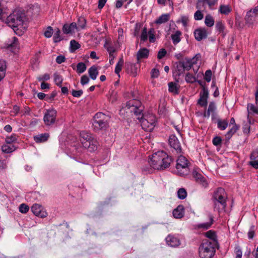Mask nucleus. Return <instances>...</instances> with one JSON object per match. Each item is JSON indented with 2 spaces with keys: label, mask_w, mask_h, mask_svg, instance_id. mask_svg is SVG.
I'll return each mask as SVG.
<instances>
[{
  "label": "nucleus",
  "mask_w": 258,
  "mask_h": 258,
  "mask_svg": "<svg viewBox=\"0 0 258 258\" xmlns=\"http://www.w3.org/2000/svg\"><path fill=\"white\" fill-rule=\"evenodd\" d=\"M173 159L164 151H159L152 154L148 162L153 169L163 170L169 168Z\"/></svg>",
  "instance_id": "obj_1"
},
{
  "label": "nucleus",
  "mask_w": 258,
  "mask_h": 258,
  "mask_svg": "<svg viewBox=\"0 0 258 258\" xmlns=\"http://www.w3.org/2000/svg\"><path fill=\"white\" fill-rule=\"evenodd\" d=\"M227 196L224 188L219 187L215 191L212 196L214 210L219 213L224 211L227 206Z\"/></svg>",
  "instance_id": "obj_2"
},
{
  "label": "nucleus",
  "mask_w": 258,
  "mask_h": 258,
  "mask_svg": "<svg viewBox=\"0 0 258 258\" xmlns=\"http://www.w3.org/2000/svg\"><path fill=\"white\" fill-rule=\"evenodd\" d=\"M80 140L83 147L90 152H93L97 149L98 142L92 135L86 131L80 133Z\"/></svg>",
  "instance_id": "obj_3"
},
{
  "label": "nucleus",
  "mask_w": 258,
  "mask_h": 258,
  "mask_svg": "<svg viewBox=\"0 0 258 258\" xmlns=\"http://www.w3.org/2000/svg\"><path fill=\"white\" fill-rule=\"evenodd\" d=\"M26 19V16L24 13L20 10H15L9 16H8L6 19L8 25L15 31L16 29H18L23 26Z\"/></svg>",
  "instance_id": "obj_4"
},
{
  "label": "nucleus",
  "mask_w": 258,
  "mask_h": 258,
  "mask_svg": "<svg viewBox=\"0 0 258 258\" xmlns=\"http://www.w3.org/2000/svg\"><path fill=\"white\" fill-rule=\"evenodd\" d=\"M214 241L203 240L199 247V255L201 258H212L215 253Z\"/></svg>",
  "instance_id": "obj_5"
},
{
  "label": "nucleus",
  "mask_w": 258,
  "mask_h": 258,
  "mask_svg": "<svg viewBox=\"0 0 258 258\" xmlns=\"http://www.w3.org/2000/svg\"><path fill=\"white\" fill-rule=\"evenodd\" d=\"M189 162L183 156L180 155L176 160V169L177 173L181 176L187 175L189 172Z\"/></svg>",
  "instance_id": "obj_6"
},
{
  "label": "nucleus",
  "mask_w": 258,
  "mask_h": 258,
  "mask_svg": "<svg viewBox=\"0 0 258 258\" xmlns=\"http://www.w3.org/2000/svg\"><path fill=\"white\" fill-rule=\"evenodd\" d=\"M109 117L102 112L97 113L94 116L93 125L96 130L106 128L108 126Z\"/></svg>",
  "instance_id": "obj_7"
},
{
  "label": "nucleus",
  "mask_w": 258,
  "mask_h": 258,
  "mask_svg": "<svg viewBox=\"0 0 258 258\" xmlns=\"http://www.w3.org/2000/svg\"><path fill=\"white\" fill-rule=\"evenodd\" d=\"M141 103L139 100H131L126 103L125 107L127 109H131V112H133L137 116V118L139 120H141L144 117L142 113V109Z\"/></svg>",
  "instance_id": "obj_8"
},
{
  "label": "nucleus",
  "mask_w": 258,
  "mask_h": 258,
  "mask_svg": "<svg viewBox=\"0 0 258 258\" xmlns=\"http://www.w3.org/2000/svg\"><path fill=\"white\" fill-rule=\"evenodd\" d=\"M140 121L143 129L147 131H151L155 125L156 118L154 115H147L144 116Z\"/></svg>",
  "instance_id": "obj_9"
},
{
  "label": "nucleus",
  "mask_w": 258,
  "mask_h": 258,
  "mask_svg": "<svg viewBox=\"0 0 258 258\" xmlns=\"http://www.w3.org/2000/svg\"><path fill=\"white\" fill-rule=\"evenodd\" d=\"M246 23L249 25L258 22V6L248 11L245 18Z\"/></svg>",
  "instance_id": "obj_10"
},
{
  "label": "nucleus",
  "mask_w": 258,
  "mask_h": 258,
  "mask_svg": "<svg viewBox=\"0 0 258 258\" xmlns=\"http://www.w3.org/2000/svg\"><path fill=\"white\" fill-rule=\"evenodd\" d=\"M57 111L54 108L47 110L43 117V120L46 125L53 124L56 120Z\"/></svg>",
  "instance_id": "obj_11"
},
{
  "label": "nucleus",
  "mask_w": 258,
  "mask_h": 258,
  "mask_svg": "<svg viewBox=\"0 0 258 258\" xmlns=\"http://www.w3.org/2000/svg\"><path fill=\"white\" fill-rule=\"evenodd\" d=\"M217 0H198L196 8L199 10H206L207 6L210 10L215 9L214 6L217 4Z\"/></svg>",
  "instance_id": "obj_12"
},
{
  "label": "nucleus",
  "mask_w": 258,
  "mask_h": 258,
  "mask_svg": "<svg viewBox=\"0 0 258 258\" xmlns=\"http://www.w3.org/2000/svg\"><path fill=\"white\" fill-rule=\"evenodd\" d=\"M168 141L171 148H173L177 154H180L182 152L180 143L175 135H170Z\"/></svg>",
  "instance_id": "obj_13"
},
{
  "label": "nucleus",
  "mask_w": 258,
  "mask_h": 258,
  "mask_svg": "<svg viewBox=\"0 0 258 258\" xmlns=\"http://www.w3.org/2000/svg\"><path fill=\"white\" fill-rule=\"evenodd\" d=\"M165 240L167 244L172 247H178L181 244L179 237L175 235L169 234Z\"/></svg>",
  "instance_id": "obj_14"
},
{
  "label": "nucleus",
  "mask_w": 258,
  "mask_h": 258,
  "mask_svg": "<svg viewBox=\"0 0 258 258\" xmlns=\"http://www.w3.org/2000/svg\"><path fill=\"white\" fill-rule=\"evenodd\" d=\"M31 211L35 215L41 218H45L47 216V213L39 204H34L31 207Z\"/></svg>",
  "instance_id": "obj_15"
},
{
  "label": "nucleus",
  "mask_w": 258,
  "mask_h": 258,
  "mask_svg": "<svg viewBox=\"0 0 258 258\" xmlns=\"http://www.w3.org/2000/svg\"><path fill=\"white\" fill-rule=\"evenodd\" d=\"M209 97V92L207 89L204 87L200 94V98L198 99V104L202 107H206L207 100Z\"/></svg>",
  "instance_id": "obj_16"
},
{
  "label": "nucleus",
  "mask_w": 258,
  "mask_h": 258,
  "mask_svg": "<svg viewBox=\"0 0 258 258\" xmlns=\"http://www.w3.org/2000/svg\"><path fill=\"white\" fill-rule=\"evenodd\" d=\"M192 176L197 182L200 184L203 187L206 188L208 186V183L206 179L196 170H193Z\"/></svg>",
  "instance_id": "obj_17"
},
{
  "label": "nucleus",
  "mask_w": 258,
  "mask_h": 258,
  "mask_svg": "<svg viewBox=\"0 0 258 258\" xmlns=\"http://www.w3.org/2000/svg\"><path fill=\"white\" fill-rule=\"evenodd\" d=\"M195 39L197 41H201L207 38L208 33L205 28H200L195 30L194 32Z\"/></svg>",
  "instance_id": "obj_18"
},
{
  "label": "nucleus",
  "mask_w": 258,
  "mask_h": 258,
  "mask_svg": "<svg viewBox=\"0 0 258 258\" xmlns=\"http://www.w3.org/2000/svg\"><path fill=\"white\" fill-rule=\"evenodd\" d=\"M175 67L173 71V76L176 80L179 79L180 75L183 74L185 70L180 61L175 63Z\"/></svg>",
  "instance_id": "obj_19"
},
{
  "label": "nucleus",
  "mask_w": 258,
  "mask_h": 258,
  "mask_svg": "<svg viewBox=\"0 0 258 258\" xmlns=\"http://www.w3.org/2000/svg\"><path fill=\"white\" fill-rule=\"evenodd\" d=\"M18 39L16 37H13L12 39L8 40L6 43L7 48L11 49L13 51L18 47Z\"/></svg>",
  "instance_id": "obj_20"
},
{
  "label": "nucleus",
  "mask_w": 258,
  "mask_h": 258,
  "mask_svg": "<svg viewBox=\"0 0 258 258\" xmlns=\"http://www.w3.org/2000/svg\"><path fill=\"white\" fill-rule=\"evenodd\" d=\"M247 119L249 118L250 115H258V105L255 106L251 103H248L247 105Z\"/></svg>",
  "instance_id": "obj_21"
},
{
  "label": "nucleus",
  "mask_w": 258,
  "mask_h": 258,
  "mask_svg": "<svg viewBox=\"0 0 258 258\" xmlns=\"http://www.w3.org/2000/svg\"><path fill=\"white\" fill-rule=\"evenodd\" d=\"M184 214V208L182 205H179L173 211V215L175 218H181Z\"/></svg>",
  "instance_id": "obj_22"
},
{
  "label": "nucleus",
  "mask_w": 258,
  "mask_h": 258,
  "mask_svg": "<svg viewBox=\"0 0 258 258\" xmlns=\"http://www.w3.org/2000/svg\"><path fill=\"white\" fill-rule=\"evenodd\" d=\"M149 55V50L146 48L139 49L137 54V58L138 60L141 59L147 58Z\"/></svg>",
  "instance_id": "obj_23"
},
{
  "label": "nucleus",
  "mask_w": 258,
  "mask_h": 258,
  "mask_svg": "<svg viewBox=\"0 0 258 258\" xmlns=\"http://www.w3.org/2000/svg\"><path fill=\"white\" fill-rule=\"evenodd\" d=\"M216 110V106L215 103L214 102H211L209 104L208 110L205 112L204 116L205 117H209L211 114L214 116Z\"/></svg>",
  "instance_id": "obj_24"
},
{
  "label": "nucleus",
  "mask_w": 258,
  "mask_h": 258,
  "mask_svg": "<svg viewBox=\"0 0 258 258\" xmlns=\"http://www.w3.org/2000/svg\"><path fill=\"white\" fill-rule=\"evenodd\" d=\"M49 137V135L48 133H44L34 136V140L36 143H40L46 142Z\"/></svg>",
  "instance_id": "obj_25"
},
{
  "label": "nucleus",
  "mask_w": 258,
  "mask_h": 258,
  "mask_svg": "<svg viewBox=\"0 0 258 258\" xmlns=\"http://www.w3.org/2000/svg\"><path fill=\"white\" fill-rule=\"evenodd\" d=\"M209 217L210 219V221L209 222H205L203 223L199 224L197 225V227L199 229H203L205 230H207L211 226L214 222L213 217L211 215H210L209 216Z\"/></svg>",
  "instance_id": "obj_26"
},
{
  "label": "nucleus",
  "mask_w": 258,
  "mask_h": 258,
  "mask_svg": "<svg viewBox=\"0 0 258 258\" xmlns=\"http://www.w3.org/2000/svg\"><path fill=\"white\" fill-rule=\"evenodd\" d=\"M1 149L4 153H11L16 150V147L13 145L7 143L2 146Z\"/></svg>",
  "instance_id": "obj_27"
},
{
  "label": "nucleus",
  "mask_w": 258,
  "mask_h": 258,
  "mask_svg": "<svg viewBox=\"0 0 258 258\" xmlns=\"http://www.w3.org/2000/svg\"><path fill=\"white\" fill-rule=\"evenodd\" d=\"M170 15L169 14H164L161 15L156 21L155 23L158 25L165 23L169 21Z\"/></svg>",
  "instance_id": "obj_28"
},
{
  "label": "nucleus",
  "mask_w": 258,
  "mask_h": 258,
  "mask_svg": "<svg viewBox=\"0 0 258 258\" xmlns=\"http://www.w3.org/2000/svg\"><path fill=\"white\" fill-rule=\"evenodd\" d=\"M182 34L181 31L177 30L174 34H172L171 36L172 40L173 41V43L174 45H176L178 43L180 40L181 38L180 36Z\"/></svg>",
  "instance_id": "obj_29"
},
{
  "label": "nucleus",
  "mask_w": 258,
  "mask_h": 258,
  "mask_svg": "<svg viewBox=\"0 0 258 258\" xmlns=\"http://www.w3.org/2000/svg\"><path fill=\"white\" fill-rule=\"evenodd\" d=\"M180 62L181 63L185 71L190 70L193 66L191 60H190V58H185L183 60L180 61Z\"/></svg>",
  "instance_id": "obj_30"
},
{
  "label": "nucleus",
  "mask_w": 258,
  "mask_h": 258,
  "mask_svg": "<svg viewBox=\"0 0 258 258\" xmlns=\"http://www.w3.org/2000/svg\"><path fill=\"white\" fill-rule=\"evenodd\" d=\"M126 71L127 73L131 74L133 76H136L137 74V68L136 64L129 63L126 64Z\"/></svg>",
  "instance_id": "obj_31"
},
{
  "label": "nucleus",
  "mask_w": 258,
  "mask_h": 258,
  "mask_svg": "<svg viewBox=\"0 0 258 258\" xmlns=\"http://www.w3.org/2000/svg\"><path fill=\"white\" fill-rule=\"evenodd\" d=\"M216 29L219 33L221 34L222 37H224L226 33L224 32L225 26L224 25L221 21L217 22L215 25Z\"/></svg>",
  "instance_id": "obj_32"
},
{
  "label": "nucleus",
  "mask_w": 258,
  "mask_h": 258,
  "mask_svg": "<svg viewBox=\"0 0 258 258\" xmlns=\"http://www.w3.org/2000/svg\"><path fill=\"white\" fill-rule=\"evenodd\" d=\"M218 128L222 131L225 130L228 126V121L226 119H218L217 120Z\"/></svg>",
  "instance_id": "obj_33"
},
{
  "label": "nucleus",
  "mask_w": 258,
  "mask_h": 258,
  "mask_svg": "<svg viewBox=\"0 0 258 258\" xmlns=\"http://www.w3.org/2000/svg\"><path fill=\"white\" fill-rule=\"evenodd\" d=\"M88 73L91 79L94 80L96 79L98 74V71L95 66H93L90 67L88 70Z\"/></svg>",
  "instance_id": "obj_34"
},
{
  "label": "nucleus",
  "mask_w": 258,
  "mask_h": 258,
  "mask_svg": "<svg viewBox=\"0 0 258 258\" xmlns=\"http://www.w3.org/2000/svg\"><path fill=\"white\" fill-rule=\"evenodd\" d=\"M205 236L209 238V239H204V240H211L215 241V244H217V241L216 239V233L214 231L210 230L205 233Z\"/></svg>",
  "instance_id": "obj_35"
},
{
  "label": "nucleus",
  "mask_w": 258,
  "mask_h": 258,
  "mask_svg": "<svg viewBox=\"0 0 258 258\" xmlns=\"http://www.w3.org/2000/svg\"><path fill=\"white\" fill-rule=\"evenodd\" d=\"M6 69V61L3 60H0V81L5 76Z\"/></svg>",
  "instance_id": "obj_36"
},
{
  "label": "nucleus",
  "mask_w": 258,
  "mask_h": 258,
  "mask_svg": "<svg viewBox=\"0 0 258 258\" xmlns=\"http://www.w3.org/2000/svg\"><path fill=\"white\" fill-rule=\"evenodd\" d=\"M231 11L229 5H221L219 7V12L225 15H228Z\"/></svg>",
  "instance_id": "obj_37"
},
{
  "label": "nucleus",
  "mask_w": 258,
  "mask_h": 258,
  "mask_svg": "<svg viewBox=\"0 0 258 258\" xmlns=\"http://www.w3.org/2000/svg\"><path fill=\"white\" fill-rule=\"evenodd\" d=\"M53 77L55 84L58 87H61V84L63 81L62 76L58 73H55L53 74Z\"/></svg>",
  "instance_id": "obj_38"
},
{
  "label": "nucleus",
  "mask_w": 258,
  "mask_h": 258,
  "mask_svg": "<svg viewBox=\"0 0 258 258\" xmlns=\"http://www.w3.org/2000/svg\"><path fill=\"white\" fill-rule=\"evenodd\" d=\"M124 63V60L123 59V56H122L121 57L119 58L118 61L117 62V64H116L115 68V73L116 74H119V73L120 72L122 69V67Z\"/></svg>",
  "instance_id": "obj_39"
},
{
  "label": "nucleus",
  "mask_w": 258,
  "mask_h": 258,
  "mask_svg": "<svg viewBox=\"0 0 258 258\" xmlns=\"http://www.w3.org/2000/svg\"><path fill=\"white\" fill-rule=\"evenodd\" d=\"M205 23L208 27H211L214 24V20L212 16L207 15L205 17Z\"/></svg>",
  "instance_id": "obj_40"
},
{
  "label": "nucleus",
  "mask_w": 258,
  "mask_h": 258,
  "mask_svg": "<svg viewBox=\"0 0 258 258\" xmlns=\"http://www.w3.org/2000/svg\"><path fill=\"white\" fill-rule=\"evenodd\" d=\"M7 9H5L0 3V19L4 20L7 18L8 13L7 12Z\"/></svg>",
  "instance_id": "obj_41"
},
{
  "label": "nucleus",
  "mask_w": 258,
  "mask_h": 258,
  "mask_svg": "<svg viewBox=\"0 0 258 258\" xmlns=\"http://www.w3.org/2000/svg\"><path fill=\"white\" fill-rule=\"evenodd\" d=\"M18 136L15 134H12L10 136L7 137L6 138V142L7 144H11L17 142Z\"/></svg>",
  "instance_id": "obj_42"
},
{
  "label": "nucleus",
  "mask_w": 258,
  "mask_h": 258,
  "mask_svg": "<svg viewBox=\"0 0 258 258\" xmlns=\"http://www.w3.org/2000/svg\"><path fill=\"white\" fill-rule=\"evenodd\" d=\"M76 71L78 74H82L84 73L86 70V66L84 62H79L77 64Z\"/></svg>",
  "instance_id": "obj_43"
},
{
  "label": "nucleus",
  "mask_w": 258,
  "mask_h": 258,
  "mask_svg": "<svg viewBox=\"0 0 258 258\" xmlns=\"http://www.w3.org/2000/svg\"><path fill=\"white\" fill-rule=\"evenodd\" d=\"M86 21L84 17H80L78 19L77 26L79 29H83L85 28L86 26Z\"/></svg>",
  "instance_id": "obj_44"
},
{
  "label": "nucleus",
  "mask_w": 258,
  "mask_h": 258,
  "mask_svg": "<svg viewBox=\"0 0 258 258\" xmlns=\"http://www.w3.org/2000/svg\"><path fill=\"white\" fill-rule=\"evenodd\" d=\"M185 80L188 83H194L196 82V78L192 74L188 73L185 75Z\"/></svg>",
  "instance_id": "obj_45"
},
{
  "label": "nucleus",
  "mask_w": 258,
  "mask_h": 258,
  "mask_svg": "<svg viewBox=\"0 0 258 258\" xmlns=\"http://www.w3.org/2000/svg\"><path fill=\"white\" fill-rule=\"evenodd\" d=\"M187 196V192L184 188H179L177 191V197L179 199L183 200Z\"/></svg>",
  "instance_id": "obj_46"
},
{
  "label": "nucleus",
  "mask_w": 258,
  "mask_h": 258,
  "mask_svg": "<svg viewBox=\"0 0 258 258\" xmlns=\"http://www.w3.org/2000/svg\"><path fill=\"white\" fill-rule=\"evenodd\" d=\"M239 126L236 124L232 126V127L227 133L226 136L228 138H230L233 134H234L238 130Z\"/></svg>",
  "instance_id": "obj_47"
},
{
  "label": "nucleus",
  "mask_w": 258,
  "mask_h": 258,
  "mask_svg": "<svg viewBox=\"0 0 258 258\" xmlns=\"http://www.w3.org/2000/svg\"><path fill=\"white\" fill-rule=\"evenodd\" d=\"M168 90L170 92L174 93L175 94H178V90L177 87L176 85L173 83L170 82L168 83Z\"/></svg>",
  "instance_id": "obj_48"
},
{
  "label": "nucleus",
  "mask_w": 258,
  "mask_h": 258,
  "mask_svg": "<svg viewBox=\"0 0 258 258\" xmlns=\"http://www.w3.org/2000/svg\"><path fill=\"white\" fill-rule=\"evenodd\" d=\"M149 39L151 43H153L155 41L156 38L155 35V30L154 29L151 28L148 31Z\"/></svg>",
  "instance_id": "obj_49"
},
{
  "label": "nucleus",
  "mask_w": 258,
  "mask_h": 258,
  "mask_svg": "<svg viewBox=\"0 0 258 258\" xmlns=\"http://www.w3.org/2000/svg\"><path fill=\"white\" fill-rule=\"evenodd\" d=\"M53 39L55 43H57L61 41V39L60 38V31L58 28L56 29L53 35Z\"/></svg>",
  "instance_id": "obj_50"
},
{
  "label": "nucleus",
  "mask_w": 258,
  "mask_h": 258,
  "mask_svg": "<svg viewBox=\"0 0 258 258\" xmlns=\"http://www.w3.org/2000/svg\"><path fill=\"white\" fill-rule=\"evenodd\" d=\"M148 32L147 31V29L146 27H144L141 35V40L143 42L146 41L148 39Z\"/></svg>",
  "instance_id": "obj_51"
},
{
  "label": "nucleus",
  "mask_w": 258,
  "mask_h": 258,
  "mask_svg": "<svg viewBox=\"0 0 258 258\" xmlns=\"http://www.w3.org/2000/svg\"><path fill=\"white\" fill-rule=\"evenodd\" d=\"M202 10H199L195 13L194 14V19L197 21H200L203 19L204 17V15L202 13Z\"/></svg>",
  "instance_id": "obj_52"
},
{
  "label": "nucleus",
  "mask_w": 258,
  "mask_h": 258,
  "mask_svg": "<svg viewBox=\"0 0 258 258\" xmlns=\"http://www.w3.org/2000/svg\"><path fill=\"white\" fill-rule=\"evenodd\" d=\"M29 206L25 204H22L19 206V211L22 213L25 214L29 211Z\"/></svg>",
  "instance_id": "obj_53"
},
{
  "label": "nucleus",
  "mask_w": 258,
  "mask_h": 258,
  "mask_svg": "<svg viewBox=\"0 0 258 258\" xmlns=\"http://www.w3.org/2000/svg\"><path fill=\"white\" fill-rule=\"evenodd\" d=\"M104 47L106 48L108 52L109 53V55L113 54L114 52L115 51V49L114 47L107 43H105V44L104 45Z\"/></svg>",
  "instance_id": "obj_54"
},
{
  "label": "nucleus",
  "mask_w": 258,
  "mask_h": 258,
  "mask_svg": "<svg viewBox=\"0 0 258 258\" xmlns=\"http://www.w3.org/2000/svg\"><path fill=\"white\" fill-rule=\"evenodd\" d=\"M255 230V226L254 225H251L249 228V231L248 232V237L249 239H251L253 238L254 236V232Z\"/></svg>",
  "instance_id": "obj_55"
},
{
  "label": "nucleus",
  "mask_w": 258,
  "mask_h": 258,
  "mask_svg": "<svg viewBox=\"0 0 258 258\" xmlns=\"http://www.w3.org/2000/svg\"><path fill=\"white\" fill-rule=\"evenodd\" d=\"M71 48L76 50L80 47V44L75 40H72L70 42Z\"/></svg>",
  "instance_id": "obj_56"
},
{
  "label": "nucleus",
  "mask_w": 258,
  "mask_h": 258,
  "mask_svg": "<svg viewBox=\"0 0 258 258\" xmlns=\"http://www.w3.org/2000/svg\"><path fill=\"white\" fill-rule=\"evenodd\" d=\"M62 31L64 34H72L73 33L69 25L66 24L63 26Z\"/></svg>",
  "instance_id": "obj_57"
},
{
  "label": "nucleus",
  "mask_w": 258,
  "mask_h": 258,
  "mask_svg": "<svg viewBox=\"0 0 258 258\" xmlns=\"http://www.w3.org/2000/svg\"><path fill=\"white\" fill-rule=\"evenodd\" d=\"M248 119V123H245L243 127H242V129H243V132L244 134H248L250 132V123L251 122L250 121V119Z\"/></svg>",
  "instance_id": "obj_58"
},
{
  "label": "nucleus",
  "mask_w": 258,
  "mask_h": 258,
  "mask_svg": "<svg viewBox=\"0 0 258 258\" xmlns=\"http://www.w3.org/2000/svg\"><path fill=\"white\" fill-rule=\"evenodd\" d=\"M52 34L53 29L51 27L49 26L44 32V35L46 38H50L52 36Z\"/></svg>",
  "instance_id": "obj_59"
},
{
  "label": "nucleus",
  "mask_w": 258,
  "mask_h": 258,
  "mask_svg": "<svg viewBox=\"0 0 258 258\" xmlns=\"http://www.w3.org/2000/svg\"><path fill=\"white\" fill-rule=\"evenodd\" d=\"M212 71L210 70H207L205 72L204 79L207 82H210L211 80Z\"/></svg>",
  "instance_id": "obj_60"
},
{
  "label": "nucleus",
  "mask_w": 258,
  "mask_h": 258,
  "mask_svg": "<svg viewBox=\"0 0 258 258\" xmlns=\"http://www.w3.org/2000/svg\"><path fill=\"white\" fill-rule=\"evenodd\" d=\"M201 58V55L200 53H197L192 58H190V60L192 64V65L197 64L198 61L200 60Z\"/></svg>",
  "instance_id": "obj_61"
},
{
  "label": "nucleus",
  "mask_w": 258,
  "mask_h": 258,
  "mask_svg": "<svg viewBox=\"0 0 258 258\" xmlns=\"http://www.w3.org/2000/svg\"><path fill=\"white\" fill-rule=\"evenodd\" d=\"M212 143L214 145L216 146H219L222 143V139L221 137L216 136L212 140Z\"/></svg>",
  "instance_id": "obj_62"
},
{
  "label": "nucleus",
  "mask_w": 258,
  "mask_h": 258,
  "mask_svg": "<svg viewBox=\"0 0 258 258\" xmlns=\"http://www.w3.org/2000/svg\"><path fill=\"white\" fill-rule=\"evenodd\" d=\"M83 93V91L82 90H73L72 91V95L75 97L79 98L82 96Z\"/></svg>",
  "instance_id": "obj_63"
},
{
  "label": "nucleus",
  "mask_w": 258,
  "mask_h": 258,
  "mask_svg": "<svg viewBox=\"0 0 258 258\" xmlns=\"http://www.w3.org/2000/svg\"><path fill=\"white\" fill-rule=\"evenodd\" d=\"M89 81V78L86 75H83L81 78V84L82 85H85L88 83Z\"/></svg>",
  "instance_id": "obj_64"
}]
</instances>
